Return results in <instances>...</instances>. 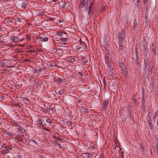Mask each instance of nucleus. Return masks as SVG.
I'll list each match as a JSON object with an SVG mask.
<instances>
[{
    "label": "nucleus",
    "instance_id": "nucleus-30",
    "mask_svg": "<svg viewBox=\"0 0 158 158\" xmlns=\"http://www.w3.org/2000/svg\"><path fill=\"white\" fill-rule=\"evenodd\" d=\"M105 62L106 63L109 62V57L106 54L105 56Z\"/></svg>",
    "mask_w": 158,
    "mask_h": 158
},
{
    "label": "nucleus",
    "instance_id": "nucleus-49",
    "mask_svg": "<svg viewBox=\"0 0 158 158\" xmlns=\"http://www.w3.org/2000/svg\"><path fill=\"white\" fill-rule=\"evenodd\" d=\"M6 134L10 136H12L13 135L9 131L6 132Z\"/></svg>",
    "mask_w": 158,
    "mask_h": 158
},
{
    "label": "nucleus",
    "instance_id": "nucleus-24",
    "mask_svg": "<svg viewBox=\"0 0 158 158\" xmlns=\"http://www.w3.org/2000/svg\"><path fill=\"white\" fill-rule=\"evenodd\" d=\"M108 104V102H106V100L102 103L103 105V108L104 109H106Z\"/></svg>",
    "mask_w": 158,
    "mask_h": 158
},
{
    "label": "nucleus",
    "instance_id": "nucleus-2",
    "mask_svg": "<svg viewBox=\"0 0 158 158\" xmlns=\"http://www.w3.org/2000/svg\"><path fill=\"white\" fill-rule=\"evenodd\" d=\"M125 37V31L123 30H121L118 34V42L123 43L124 38Z\"/></svg>",
    "mask_w": 158,
    "mask_h": 158
},
{
    "label": "nucleus",
    "instance_id": "nucleus-28",
    "mask_svg": "<svg viewBox=\"0 0 158 158\" xmlns=\"http://www.w3.org/2000/svg\"><path fill=\"white\" fill-rule=\"evenodd\" d=\"M132 99L134 100V104L135 105V106H137L138 105V103L137 102V98H135V95H133V98Z\"/></svg>",
    "mask_w": 158,
    "mask_h": 158
},
{
    "label": "nucleus",
    "instance_id": "nucleus-20",
    "mask_svg": "<svg viewBox=\"0 0 158 158\" xmlns=\"http://www.w3.org/2000/svg\"><path fill=\"white\" fill-rule=\"evenodd\" d=\"M64 34L65 35H66L67 33L65 32L64 31H58L56 32V35H58L59 36H63L64 35L63 34Z\"/></svg>",
    "mask_w": 158,
    "mask_h": 158
},
{
    "label": "nucleus",
    "instance_id": "nucleus-59",
    "mask_svg": "<svg viewBox=\"0 0 158 158\" xmlns=\"http://www.w3.org/2000/svg\"><path fill=\"white\" fill-rule=\"evenodd\" d=\"M53 137L55 139H56V140L59 141V140H61V139H59V138H58L57 137H56L55 136H53Z\"/></svg>",
    "mask_w": 158,
    "mask_h": 158
},
{
    "label": "nucleus",
    "instance_id": "nucleus-35",
    "mask_svg": "<svg viewBox=\"0 0 158 158\" xmlns=\"http://www.w3.org/2000/svg\"><path fill=\"white\" fill-rule=\"evenodd\" d=\"M107 8V6H102L101 7V8L99 9V10L100 12H102L104 10H105Z\"/></svg>",
    "mask_w": 158,
    "mask_h": 158
},
{
    "label": "nucleus",
    "instance_id": "nucleus-41",
    "mask_svg": "<svg viewBox=\"0 0 158 158\" xmlns=\"http://www.w3.org/2000/svg\"><path fill=\"white\" fill-rule=\"evenodd\" d=\"M155 148L156 150V153L158 155V142L156 143L155 146Z\"/></svg>",
    "mask_w": 158,
    "mask_h": 158
},
{
    "label": "nucleus",
    "instance_id": "nucleus-26",
    "mask_svg": "<svg viewBox=\"0 0 158 158\" xmlns=\"http://www.w3.org/2000/svg\"><path fill=\"white\" fill-rule=\"evenodd\" d=\"M28 5V4L27 2H23L22 3L21 6L23 8L25 9L27 8V6Z\"/></svg>",
    "mask_w": 158,
    "mask_h": 158
},
{
    "label": "nucleus",
    "instance_id": "nucleus-14",
    "mask_svg": "<svg viewBox=\"0 0 158 158\" xmlns=\"http://www.w3.org/2000/svg\"><path fill=\"white\" fill-rule=\"evenodd\" d=\"M19 37L14 36H11L10 39L13 42L16 43L19 42Z\"/></svg>",
    "mask_w": 158,
    "mask_h": 158
},
{
    "label": "nucleus",
    "instance_id": "nucleus-27",
    "mask_svg": "<svg viewBox=\"0 0 158 158\" xmlns=\"http://www.w3.org/2000/svg\"><path fill=\"white\" fill-rule=\"evenodd\" d=\"M5 22L6 23H12L13 22L10 19V18L9 17H7L4 20Z\"/></svg>",
    "mask_w": 158,
    "mask_h": 158
},
{
    "label": "nucleus",
    "instance_id": "nucleus-25",
    "mask_svg": "<svg viewBox=\"0 0 158 158\" xmlns=\"http://www.w3.org/2000/svg\"><path fill=\"white\" fill-rule=\"evenodd\" d=\"M118 48V52L119 53H121L123 52V44L120 45L119 48H118V46H117Z\"/></svg>",
    "mask_w": 158,
    "mask_h": 158
},
{
    "label": "nucleus",
    "instance_id": "nucleus-39",
    "mask_svg": "<svg viewBox=\"0 0 158 158\" xmlns=\"http://www.w3.org/2000/svg\"><path fill=\"white\" fill-rule=\"evenodd\" d=\"M25 38L27 41H30L31 39V35H26Z\"/></svg>",
    "mask_w": 158,
    "mask_h": 158
},
{
    "label": "nucleus",
    "instance_id": "nucleus-31",
    "mask_svg": "<svg viewBox=\"0 0 158 158\" xmlns=\"http://www.w3.org/2000/svg\"><path fill=\"white\" fill-rule=\"evenodd\" d=\"M18 131L22 133H23L25 131V129L22 127L20 126L18 128Z\"/></svg>",
    "mask_w": 158,
    "mask_h": 158
},
{
    "label": "nucleus",
    "instance_id": "nucleus-10",
    "mask_svg": "<svg viewBox=\"0 0 158 158\" xmlns=\"http://www.w3.org/2000/svg\"><path fill=\"white\" fill-rule=\"evenodd\" d=\"M60 5L62 8L67 9L68 7L67 2L63 0L60 2Z\"/></svg>",
    "mask_w": 158,
    "mask_h": 158
},
{
    "label": "nucleus",
    "instance_id": "nucleus-18",
    "mask_svg": "<svg viewBox=\"0 0 158 158\" xmlns=\"http://www.w3.org/2000/svg\"><path fill=\"white\" fill-rule=\"evenodd\" d=\"M17 140L19 141H20L22 140L24 138V135L23 134H18L17 135Z\"/></svg>",
    "mask_w": 158,
    "mask_h": 158
},
{
    "label": "nucleus",
    "instance_id": "nucleus-6",
    "mask_svg": "<svg viewBox=\"0 0 158 158\" xmlns=\"http://www.w3.org/2000/svg\"><path fill=\"white\" fill-rule=\"evenodd\" d=\"M95 2V0H93V1L91 2L90 4L88 9V12L87 14H89L90 15H91L94 12L93 10H92V6L94 4Z\"/></svg>",
    "mask_w": 158,
    "mask_h": 158
},
{
    "label": "nucleus",
    "instance_id": "nucleus-64",
    "mask_svg": "<svg viewBox=\"0 0 158 158\" xmlns=\"http://www.w3.org/2000/svg\"><path fill=\"white\" fill-rule=\"evenodd\" d=\"M15 158H22V157L21 156L19 155H16Z\"/></svg>",
    "mask_w": 158,
    "mask_h": 158
},
{
    "label": "nucleus",
    "instance_id": "nucleus-43",
    "mask_svg": "<svg viewBox=\"0 0 158 158\" xmlns=\"http://www.w3.org/2000/svg\"><path fill=\"white\" fill-rule=\"evenodd\" d=\"M63 37L61 38L60 40V41L62 40V41H65L67 40H68V38H67V37H65V36H64V35H63Z\"/></svg>",
    "mask_w": 158,
    "mask_h": 158
},
{
    "label": "nucleus",
    "instance_id": "nucleus-63",
    "mask_svg": "<svg viewBox=\"0 0 158 158\" xmlns=\"http://www.w3.org/2000/svg\"><path fill=\"white\" fill-rule=\"evenodd\" d=\"M14 124L16 126H17L18 127H19L20 126L17 123H14Z\"/></svg>",
    "mask_w": 158,
    "mask_h": 158
},
{
    "label": "nucleus",
    "instance_id": "nucleus-51",
    "mask_svg": "<svg viewBox=\"0 0 158 158\" xmlns=\"http://www.w3.org/2000/svg\"><path fill=\"white\" fill-rule=\"evenodd\" d=\"M53 110V108H49L48 109V111L50 112H51L52 113H53L54 112V111Z\"/></svg>",
    "mask_w": 158,
    "mask_h": 158
},
{
    "label": "nucleus",
    "instance_id": "nucleus-47",
    "mask_svg": "<svg viewBox=\"0 0 158 158\" xmlns=\"http://www.w3.org/2000/svg\"><path fill=\"white\" fill-rule=\"evenodd\" d=\"M42 37L40 36V35H38L36 38V40H39V41L40 42V40H42Z\"/></svg>",
    "mask_w": 158,
    "mask_h": 158
},
{
    "label": "nucleus",
    "instance_id": "nucleus-8",
    "mask_svg": "<svg viewBox=\"0 0 158 158\" xmlns=\"http://www.w3.org/2000/svg\"><path fill=\"white\" fill-rule=\"evenodd\" d=\"M12 149V148L10 147V146L8 145L7 147L2 149V152L3 154H6L9 152V151Z\"/></svg>",
    "mask_w": 158,
    "mask_h": 158
},
{
    "label": "nucleus",
    "instance_id": "nucleus-29",
    "mask_svg": "<svg viewBox=\"0 0 158 158\" xmlns=\"http://www.w3.org/2000/svg\"><path fill=\"white\" fill-rule=\"evenodd\" d=\"M41 71H43L44 73L45 74H47L48 73L47 69L45 67H42L41 68Z\"/></svg>",
    "mask_w": 158,
    "mask_h": 158
},
{
    "label": "nucleus",
    "instance_id": "nucleus-9",
    "mask_svg": "<svg viewBox=\"0 0 158 158\" xmlns=\"http://www.w3.org/2000/svg\"><path fill=\"white\" fill-rule=\"evenodd\" d=\"M89 0H81L80 5L79 6V8H82L84 6H87Z\"/></svg>",
    "mask_w": 158,
    "mask_h": 158
},
{
    "label": "nucleus",
    "instance_id": "nucleus-3",
    "mask_svg": "<svg viewBox=\"0 0 158 158\" xmlns=\"http://www.w3.org/2000/svg\"><path fill=\"white\" fill-rule=\"evenodd\" d=\"M79 45L78 46L77 50H81L82 51L85 49L86 48V44L85 43L81 41V39H80L78 41Z\"/></svg>",
    "mask_w": 158,
    "mask_h": 158
},
{
    "label": "nucleus",
    "instance_id": "nucleus-17",
    "mask_svg": "<svg viewBox=\"0 0 158 158\" xmlns=\"http://www.w3.org/2000/svg\"><path fill=\"white\" fill-rule=\"evenodd\" d=\"M113 70V67L110 68L108 69V73L110 77H113L114 76V74H113L112 71Z\"/></svg>",
    "mask_w": 158,
    "mask_h": 158
},
{
    "label": "nucleus",
    "instance_id": "nucleus-7",
    "mask_svg": "<svg viewBox=\"0 0 158 158\" xmlns=\"http://www.w3.org/2000/svg\"><path fill=\"white\" fill-rule=\"evenodd\" d=\"M45 11H42V10H36L34 12L35 16H42L44 15Z\"/></svg>",
    "mask_w": 158,
    "mask_h": 158
},
{
    "label": "nucleus",
    "instance_id": "nucleus-19",
    "mask_svg": "<svg viewBox=\"0 0 158 158\" xmlns=\"http://www.w3.org/2000/svg\"><path fill=\"white\" fill-rule=\"evenodd\" d=\"M55 80L57 82H58L61 83L63 82L64 81L61 78H60L59 76H57L56 77H55L54 78Z\"/></svg>",
    "mask_w": 158,
    "mask_h": 158
},
{
    "label": "nucleus",
    "instance_id": "nucleus-15",
    "mask_svg": "<svg viewBox=\"0 0 158 158\" xmlns=\"http://www.w3.org/2000/svg\"><path fill=\"white\" fill-rule=\"evenodd\" d=\"M43 25L45 28H48L51 26V24L49 23L48 21H46L43 22Z\"/></svg>",
    "mask_w": 158,
    "mask_h": 158
},
{
    "label": "nucleus",
    "instance_id": "nucleus-40",
    "mask_svg": "<svg viewBox=\"0 0 158 158\" xmlns=\"http://www.w3.org/2000/svg\"><path fill=\"white\" fill-rule=\"evenodd\" d=\"M133 21V24L132 28H135L137 26V23L136 21V19H135Z\"/></svg>",
    "mask_w": 158,
    "mask_h": 158
},
{
    "label": "nucleus",
    "instance_id": "nucleus-44",
    "mask_svg": "<svg viewBox=\"0 0 158 158\" xmlns=\"http://www.w3.org/2000/svg\"><path fill=\"white\" fill-rule=\"evenodd\" d=\"M55 93L57 94L58 93V94L60 95H61L63 93V91L62 90L57 91V90H55Z\"/></svg>",
    "mask_w": 158,
    "mask_h": 158
},
{
    "label": "nucleus",
    "instance_id": "nucleus-12",
    "mask_svg": "<svg viewBox=\"0 0 158 158\" xmlns=\"http://www.w3.org/2000/svg\"><path fill=\"white\" fill-rule=\"evenodd\" d=\"M138 49L137 48H135V53L136 54V60L135 62L138 65H139L140 62L139 60V53L138 52H137V50Z\"/></svg>",
    "mask_w": 158,
    "mask_h": 158
},
{
    "label": "nucleus",
    "instance_id": "nucleus-58",
    "mask_svg": "<svg viewBox=\"0 0 158 158\" xmlns=\"http://www.w3.org/2000/svg\"><path fill=\"white\" fill-rule=\"evenodd\" d=\"M77 75H79V76H82L83 75V74L81 72H79L77 73Z\"/></svg>",
    "mask_w": 158,
    "mask_h": 158
},
{
    "label": "nucleus",
    "instance_id": "nucleus-45",
    "mask_svg": "<svg viewBox=\"0 0 158 158\" xmlns=\"http://www.w3.org/2000/svg\"><path fill=\"white\" fill-rule=\"evenodd\" d=\"M149 63H150V64H149V66H148L149 68L150 69H151V70H152V69L153 68V66L152 65V64L151 63L150 61H149Z\"/></svg>",
    "mask_w": 158,
    "mask_h": 158
},
{
    "label": "nucleus",
    "instance_id": "nucleus-11",
    "mask_svg": "<svg viewBox=\"0 0 158 158\" xmlns=\"http://www.w3.org/2000/svg\"><path fill=\"white\" fill-rule=\"evenodd\" d=\"M122 73L124 78L126 79L128 78V72L127 68L122 69Z\"/></svg>",
    "mask_w": 158,
    "mask_h": 158
},
{
    "label": "nucleus",
    "instance_id": "nucleus-62",
    "mask_svg": "<svg viewBox=\"0 0 158 158\" xmlns=\"http://www.w3.org/2000/svg\"><path fill=\"white\" fill-rule=\"evenodd\" d=\"M13 105L15 106H19V108L20 107V106H19V104L18 103H14Z\"/></svg>",
    "mask_w": 158,
    "mask_h": 158
},
{
    "label": "nucleus",
    "instance_id": "nucleus-46",
    "mask_svg": "<svg viewBox=\"0 0 158 158\" xmlns=\"http://www.w3.org/2000/svg\"><path fill=\"white\" fill-rule=\"evenodd\" d=\"M102 82L104 85V87H105L106 85V78L105 77L103 78Z\"/></svg>",
    "mask_w": 158,
    "mask_h": 158
},
{
    "label": "nucleus",
    "instance_id": "nucleus-16",
    "mask_svg": "<svg viewBox=\"0 0 158 158\" xmlns=\"http://www.w3.org/2000/svg\"><path fill=\"white\" fill-rule=\"evenodd\" d=\"M83 105V103L82 100L80 99L78 100L76 104V106L77 108H79L81 107L80 106H82Z\"/></svg>",
    "mask_w": 158,
    "mask_h": 158
},
{
    "label": "nucleus",
    "instance_id": "nucleus-1",
    "mask_svg": "<svg viewBox=\"0 0 158 158\" xmlns=\"http://www.w3.org/2000/svg\"><path fill=\"white\" fill-rule=\"evenodd\" d=\"M142 49L143 52L145 54V56H147V43L146 42V39L145 37L144 36L143 38V40L142 41Z\"/></svg>",
    "mask_w": 158,
    "mask_h": 158
},
{
    "label": "nucleus",
    "instance_id": "nucleus-4",
    "mask_svg": "<svg viewBox=\"0 0 158 158\" xmlns=\"http://www.w3.org/2000/svg\"><path fill=\"white\" fill-rule=\"evenodd\" d=\"M38 124L43 127H45L46 126L45 119L44 117L40 118L37 121Z\"/></svg>",
    "mask_w": 158,
    "mask_h": 158
},
{
    "label": "nucleus",
    "instance_id": "nucleus-48",
    "mask_svg": "<svg viewBox=\"0 0 158 158\" xmlns=\"http://www.w3.org/2000/svg\"><path fill=\"white\" fill-rule=\"evenodd\" d=\"M75 60V59L74 58H69L68 59V61H69L70 62H73Z\"/></svg>",
    "mask_w": 158,
    "mask_h": 158
},
{
    "label": "nucleus",
    "instance_id": "nucleus-57",
    "mask_svg": "<svg viewBox=\"0 0 158 158\" xmlns=\"http://www.w3.org/2000/svg\"><path fill=\"white\" fill-rule=\"evenodd\" d=\"M88 62V60H86L84 61H82V63H81V64H87Z\"/></svg>",
    "mask_w": 158,
    "mask_h": 158
},
{
    "label": "nucleus",
    "instance_id": "nucleus-5",
    "mask_svg": "<svg viewBox=\"0 0 158 158\" xmlns=\"http://www.w3.org/2000/svg\"><path fill=\"white\" fill-rule=\"evenodd\" d=\"M145 99L144 97H142V100L141 101V108L142 112L145 113L146 112V106L145 104Z\"/></svg>",
    "mask_w": 158,
    "mask_h": 158
},
{
    "label": "nucleus",
    "instance_id": "nucleus-34",
    "mask_svg": "<svg viewBox=\"0 0 158 158\" xmlns=\"http://www.w3.org/2000/svg\"><path fill=\"white\" fill-rule=\"evenodd\" d=\"M53 144L55 145H57L56 146L58 147L59 148H61V145L58 142H53Z\"/></svg>",
    "mask_w": 158,
    "mask_h": 158
},
{
    "label": "nucleus",
    "instance_id": "nucleus-42",
    "mask_svg": "<svg viewBox=\"0 0 158 158\" xmlns=\"http://www.w3.org/2000/svg\"><path fill=\"white\" fill-rule=\"evenodd\" d=\"M149 126L150 127V129H152L154 127V126L153 125L152 123H148Z\"/></svg>",
    "mask_w": 158,
    "mask_h": 158
},
{
    "label": "nucleus",
    "instance_id": "nucleus-55",
    "mask_svg": "<svg viewBox=\"0 0 158 158\" xmlns=\"http://www.w3.org/2000/svg\"><path fill=\"white\" fill-rule=\"evenodd\" d=\"M106 64H107V66L108 68L112 67H111V64H110L109 62Z\"/></svg>",
    "mask_w": 158,
    "mask_h": 158
},
{
    "label": "nucleus",
    "instance_id": "nucleus-33",
    "mask_svg": "<svg viewBox=\"0 0 158 158\" xmlns=\"http://www.w3.org/2000/svg\"><path fill=\"white\" fill-rule=\"evenodd\" d=\"M34 85H35L37 88L40 87L41 84L38 82H36L34 83Z\"/></svg>",
    "mask_w": 158,
    "mask_h": 158
},
{
    "label": "nucleus",
    "instance_id": "nucleus-32",
    "mask_svg": "<svg viewBox=\"0 0 158 158\" xmlns=\"http://www.w3.org/2000/svg\"><path fill=\"white\" fill-rule=\"evenodd\" d=\"M41 68L38 69L37 66H36L35 69V71L37 73H41Z\"/></svg>",
    "mask_w": 158,
    "mask_h": 158
},
{
    "label": "nucleus",
    "instance_id": "nucleus-22",
    "mask_svg": "<svg viewBox=\"0 0 158 158\" xmlns=\"http://www.w3.org/2000/svg\"><path fill=\"white\" fill-rule=\"evenodd\" d=\"M140 0H137L135 7V9H138L140 6Z\"/></svg>",
    "mask_w": 158,
    "mask_h": 158
},
{
    "label": "nucleus",
    "instance_id": "nucleus-52",
    "mask_svg": "<svg viewBox=\"0 0 158 158\" xmlns=\"http://www.w3.org/2000/svg\"><path fill=\"white\" fill-rule=\"evenodd\" d=\"M153 46L152 47V52L156 51V46H153Z\"/></svg>",
    "mask_w": 158,
    "mask_h": 158
},
{
    "label": "nucleus",
    "instance_id": "nucleus-53",
    "mask_svg": "<svg viewBox=\"0 0 158 158\" xmlns=\"http://www.w3.org/2000/svg\"><path fill=\"white\" fill-rule=\"evenodd\" d=\"M22 98L23 99V100H25L28 102H30V100L28 98H26V97H22L21 98Z\"/></svg>",
    "mask_w": 158,
    "mask_h": 158
},
{
    "label": "nucleus",
    "instance_id": "nucleus-23",
    "mask_svg": "<svg viewBox=\"0 0 158 158\" xmlns=\"http://www.w3.org/2000/svg\"><path fill=\"white\" fill-rule=\"evenodd\" d=\"M83 154L84 156L86 157L87 158H91L92 156L91 154H90L88 152L84 153Z\"/></svg>",
    "mask_w": 158,
    "mask_h": 158
},
{
    "label": "nucleus",
    "instance_id": "nucleus-56",
    "mask_svg": "<svg viewBox=\"0 0 158 158\" xmlns=\"http://www.w3.org/2000/svg\"><path fill=\"white\" fill-rule=\"evenodd\" d=\"M4 66V63L2 61L0 62V66L1 67H3Z\"/></svg>",
    "mask_w": 158,
    "mask_h": 158
},
{
    "label": "nucleus",
    "instance_id": "nucleus-54",
    "mask_svg": "<svg viewBox=\"0 0 158 158\" xmlns=\"http://www.w3.org/2000/svg\"><path fill=\"white\" fill-rule=\"evenodd\" d=\"M40 51H42V50L40 49L36 48L35 50V52H39Z\"/></svg>",
    "mask_w": 158,
    "mask_h": 158
},
{
    "label": "nucleus",
    "instance_id": "nucleus-13",
    "mask_svg": "<svg viewBox=\"0 0 158 158\" xmlns=\"http://www.w3.org/2000/svg\"><path fill=\"white\" fill-rule=\"evenodd\" d=\"M118 65L122 69L127 68L126 65L123 62H119L118 63Z\"/></svg>",
    "mask_w": 158,
    "mask_h": 158
},
{
    "label": "nucleus",
    "instance_id": "nucleus-37",
    "mask_svg": "<svg viewBox=\"0 0 158 158\" xmlns=\"http://www.w3.org/2000/svg\"><path fill=\"white\" fill-rule=\"evenodd\" d=\"M48 38L47 37H42V40H40V42H46L48 40Z\"/></svg>",
    "mask_w": 158,
    "mask_h": 158
},
{
    "label": "nucleus",
    "instance_id": "nucleus-50",
    "mask_svg": "<svg viewBox=\"0 0 158 158\" xmlns=\"http://www.w3.org/2000/svg\"><path fill=\"white\" fill-rule=\"evenodd\" d=\"M30 141H32L35 144V145H36L37 144V143L36 142L34 139H33L31 138V139H29Z\"/></svg>",
    "mask_w": 158,
    "mask_h": 158
},
{
    "label": "nucleus",
    "instance_id": "nucleus-60",
    "mask_svg": "<svg viewBox=\"0 0 158 158\" xmlns=\"http://www.w3.org/2000/svg\"><path fill=\"white\" fill-rule=\"evenodd\" d=\"M8 146H6V144H3L2 146V147L3 148H6V147H7Z\"/></svg>",
    "mask_w": 158,
    "mask_h": 158
},
{
    "label": "nucleus",
    "instance_id": "nucleus-36",
    "mask_svg": "<svg viewBox=\"0 0 158 158\" xmlns=\"http://www.w3.org/2000/svg\"><path fill=\"white\" fill-rule=\"evenodd\" d=\"M140 148H141V151L142 153L143 154L144 153V148L143 145L142 143H140Z\"/></svg>",
    "mask_w": 158,
    "mask_h": 158
},
{
    "label": "nucleus",
    "instance_id": "nucleus-61",
    "mask_svg": "<svg viewBox=\"0 0 158 158\" xmlns=\"http://www.w3.org/2000/svg\"><path fill=\"white\" fill-rule=\"evenodd\" d=\"M45 121H46V122H47V123H52L50 120L49 119H48L46 120L45 119Z\"/></svg>",
    "mask_w": 158,
    "mask_h": 158
},
{
    "label": "nucleus",
    "instance_id": "nucleus-21",
    "mask_svg": "<svg viewBox=\"0 0 158 158\" xmlns=\"http://www.w3.org/2000/svg\"><path fill=\"white\" fill-rule=\"evenodd\" d=\"M148 59H146V58H145L144 59V69L145 70H146L147 69V66L148 64Z\"/></svg>",
    "mask_w": 158,
    "mask_h": 158
},
{
    "label": "nucleus",
    "instance_id": "nucleus-38",
    "mask_svg": "<svg viewBox=\"0 0 158 158\" xmlns=\"http://www.w3.org/2000/svg\"><path fill=\"white\" fill-rule=\"evenodd\" d=\"M90 109H89L87 108H83V110L82 111L83 112L85 113H89V112Z\"/></svg>",
    "mask_w": 158,
    "mask_h": 158
}]
</instances>
